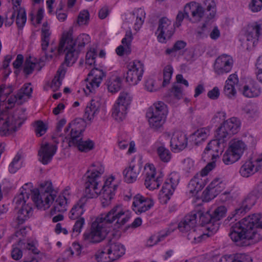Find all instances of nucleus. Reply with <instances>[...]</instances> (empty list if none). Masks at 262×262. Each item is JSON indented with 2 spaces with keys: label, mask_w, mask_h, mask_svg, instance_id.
Segmentation results:
<instances>
[{
  "label": "nucleus",
  "mask_w": 262,
  "mask_h": 262,
  "mask_svg": "<svg viewBox=\"0 0 262 262\" xmlns=\"http://www.w3.org/2000/svg\"><path fill=\"white\" fill-rule=\"evenodd\" d=\"M130 213L124 210L121 205L115 206L105 215L101 214L94 221L90 229L86 231L83 235V240L90 244L101 243L106 237L110 225L115 221L118 227H120L130 219Z\"/></svg>",
  "instance_id": "obj_1"
},
{
  "label": "nucleus",
  "mask_w": 262,
  "mask_h": 262,
  "mask_svg": "<svg viewBox=\"0 0 262 262\" xmlns=\"http://www.w3.org/2000/svg\"><path fill=\"white\" fill-rule=\"evenodd\" d=\"M259 214L245 217L230 227L229 236L237 246H244L246 240L257 242L262 239V222Z\"/></svg>",
  "instance_id": "obj_2"
},
{
  "label": "nucleus",
  "mask_w": 262,
  "mask_h": 262,
  "mask_svg": "<svg viewBox=\"0 0 262 262\" xmlns=\"http://www.w3.org/2000/svg\"><path fill=\"white\" fill-rule=\"evenodd\" d=\"M90 41L89 35L84 33L73 39L72 32L69 31L63 33L57 52L59 54L65 53L66 63L68 65L73 64L76 61L80 51Z\"/></svg>",
  "instance_id": "obj_3"
},
{
  "label": "nucleus",
  "mask_w": 262,
  "mask_h": 262,
  "mask_svg": "<svg viewBox=\"0 0 262 262\" xmlns=\"http://www.w3.org/2000/svg\"><path fill=\"white\" fill-rule=\"evenodd\" d=\"M26 119L24 108L17 109L11 115L0 111V135L6 136L15 132Z\"/></svg>",
  "instance_id": "obj_4"
},
{
  "label": "nucleus",
  "mask_w": 262,
  "mask_h": 262,
  "mask_svg": "<svg viewBox=\"0 0 262 262\" xmlns=\"http://www.w3.org/2000/svg\"><path fill=\"white\" fill-rule=\"evenodd\" d=\"M118 185L113 184L112 181H105L104 184L98 181H86L84 184V195L82 198L89 199L96 198L102 192H104L105 199L108 200L112 199Z\"/></svg>",
  "instance_id": "obj_5"
},
{
  "label": "nucleus",
  "mask_w": 262,
  "mask_h": 262,
  "mask_svg": "<svg viewBox=\"0 0 262 262\" xmlns=\"http://www.w3.org/2000/svg\"><path fill=\"white\" fill-rule=\"evenodd\" d=\"M40 185V192L34 194L32 200L38 209L46 210L53 203L57 192L54 189L51 181H43Z\"/></svg>",
  "instance_id": "obj_6"
},
{
  "label": "nucleus",
  "mask_w": 262,
  "mask_h": 262,
  "mask_svg": "<svg viewBox=\"0 0 262 262\" xmlns=\"http://www.w3.org/2000/svg\"><path fill=\"white\" fill-rule=\"evenodd\" d=\"M76 120L72 124H69L68 126L65 128L66 133L69 131L71 126L73 127L71 128L70 134L68 135L66 138H69V146L77 147L78 149L81 151H88L94 147V143L90 140L83 141L82 139V129H77L76 125Z\"/></svg>",
  "instance_id": "obj_7"
},
{
  "label": "nucleus",
  "mask_w": 262,
  "mask_h": 262,
  "mask_svg": "<svg viewBox=\"0 0 262 262\" xmlns=\"http://www.w3.org/2000/svg\"><path fill=\"white\" fill-rule=\"evenodd\" d=\"M166 114V105L164 102L155 103L149 108L147 113L150 126L154 129L161 127L165 122Z\"/></svg>",
  "instance_id": "obj_8"
},
{
  "label": "nucleus",
  "mask_w": 262,
  "mask_h": 262,
  "mask_svg": "<svg viewBox=\"0 0 262 262\" xmlns=\"http://www.w3.org/2000/svg\"><path fill=\"white\" fill-rule=\"evenodd\" d=\"M229 144L228 149L223 156V161L226 165L238 161L247 148L245 143L239 139H232Z\"/></svg>",
  "instance_id": "obj_9"
},
{
  "label": "nucleus",
  "mask_w": 262,
  "mask_h": 262,
  "mask_svg": "<svg viewBox=\"0 0 262 262\" xmlns=\"http://www.w3.org/2000/svg\"><path fill=\"white\" fill-rule=\"evenodd\" d=\"M15 209L17 210L16 221L18 225L23 224L32 214V208L30 204L27 193H21L14 198Z\"/></svg>",
  "instance_id": "obj_10"
},
{
  "label": "nucleus",
  "mask_w": 262,
  "mask_h": 262,
  "mask_svg": "<svg viewBox=\"0 0 262 262\" xmlns=\"http://www.w3.org/2000/svg\"><path fill=\"white\" fill-rule=\"evenodd\" d=\"M126 80L131 85H136L141 81L144 73L143 64L140 61L130 62L127 66Z\"/></svg>",
  "instance_id": "obj_11"
},
{
  "label": "nucleus",
  "mask_w": 262,
  "mask_h": 262,
  "mask_svg": "<svg viewBox=\"0 0 262 262\" xmlns=\"http://www.w3.org/2000/svg\"><path fill=\"white\" fill-rule=\"evenodd\" d=\"M215 139L210 141L204 151V157L206 154L208 157H211L212 159L219 157V154L221 153L224 149L226 142L227 141L223 136L216 132Z\"/></svg>",
  "instance_id": "obj_12"
},
{
  "label": "nucleus",
  "mask_w": 262,
  "mask_h": 262,
  "mask_svg": "<svg viewBox=\"0 0 262 262\" xmlns=\"http://www.w3.org/2000/svg\"><path fill=\"white\" fill-rule=\"evenodd\" d=\"M240 125L239 120L237 118L232 117L225 121L216 132L228 141L231 135L238 132Z\"/></svg>",
  "instance_id": "obj_13"
},
{
  "label": "nucleus",
  "mask_w": 262,
  "mask_h": 262,
  "mask_svg": "<svg viewBox=\"0 0 262 262\" xmlns=\"http://www.w3.org/2000/svg\"><path fill=\"white\" fill-rule=\"evenodd\" d=\"M219 224L208 225L207 232L204 233L198 228H194L190 231L187 235L188 239L192 243H198L201 242L202 239L213 235L219 230Z\"/></svg>",
  "instance_id": "obj_14"
},
{
  "label": "nucleus",
  "mask_w": 262,
  "mask_h": 262,
  "mask_svg": "<svg viewBox=\"0 0 262 262\" xmlns=\"http://www.w3.org/2000/svg\"><path fill=\"white\" fill-rule=\"evenodd\" d=\"M157 31L159 32L158 35L159 41L161 42H165L173 35L174 32V25L167 18L162 17L159 21Z\"/></svg>",
  "instance_id": "obj_15"
},
{
  "label": "nucleus",
  "mask_w": 262,
  "mask_h": 262,
  "mask_svg": "<svg viewBox=\"0 0 262 262\" xmlns=\"http://www.w3.org/2000/svg\"><path fill=\"white\" fill-rule=\"evenodd\" d=\"M233 64L232 57L227 54H223L215 60L214 64V72L217 75L228 73L231 70Z\"/></svg>",
  "instance_id": "obj_16"
},
{
  "label": "nucleus",
  "mask_w": 262,
  "mask_h": 262,
  "mask_svg": "<svg viewBox=\"0 0 262 262\" xmlns=\"http://www.w3.org/2000/svg\"><path fill=\"white\" fill-rule=\"evenodd\" d=\"M184 12L187 17L191 13L189 21L192 23L200 21L205 15L204 9L200 4L194 2L187 4L184 7Z\"/></svg>",
  "instance_id": "obj_17"
},
{
  "label": "nucleus",
  "mask_w": 262,
  "mask_h": 262,
  "mask_svg": "<svg viewBox=\"0 0 262 262\" xmlns=\"http://www.w3.org/2000/svg\"><path fill=\"white\" fill-rule=\"evenodd\" d=\"M57 149L56 145L48 143L42 144L38 152L39 161L44 165L48 164L55 154Z\"/></svg>",
  "instance_id": "obj_18"
},
{
  "label": "nucleus",
  "mask_w": 262,
  "mask_h": 262,
  "mask_svg": "<svg viewBox=\"0 0 262 262\" xmlns=\"http://www.w3.org/2000/svg\"><path fill=\"white\" fill-rule=\"evenodd\" d=\"M105 76V73L101 70L97 68H94L88 74V76H93V79L90 82L86 84L84 92L86 93L88 91L93 92L95 89L99 87L100 83L101 82L102 78Z\"/></svg>",
  "instance_id": "obj_19"
},
{
  "label": "nucleus",
  "mask_w": 262,
  "mask_h": 262,
  "mask_svg": "<svg viewBox=\"0 0 262 262\" xmlns=\"http://www.w3.org/2000/svg\"><path fill=\"white\" fill-rule=\"evenodd\" d=\"M154 201L150 199H145L137 194L134 198L133 210L136 213H141L149 209L154 205Z\"/></svg>",
  "instance_id": "obj_20"
},
{
  "label": "nucleus",
  "mask_w": 262,
  "mask_h": 262,
  "mask_svg": "<svg viewBox=\"0 0 262 262\" xmlns=\"http://www.w3.org/2000/svg\"><path fill=\"white\" fill-rule=\"evenodd\" d=\"M106 250L108 258L112 261L119 258L125 253V249L120 243L112 242L109 241L107 245L104 248Z\"/></svg>",
  "instance_id": "obj_21"
},
{
  "label": "nucleus",
  "mask_w": 262,
  "mask_h": 262,
  "mask_svg": "<svg viewBox=\"0 0 262 262\" xmlns=\"http://www.w3.org/2000/svg\"><path fill=\"white\" fill-rule=\"evenodd\" d=\"M197 214L192 212L187 214L179 223L178 229L182 232H187L196 227Z\"/></svg>",
  "instance_id": "obj_22"
},
{
  "label": "nucleus",
  "mask_w": 262,
  "mask_h": 262,
  "mask_svg": "<svg viewBox=\"0 0 262 262\" xmlns=\"http://www.w3.org/2000/svg\"><path fill=\"white\" fill-rule=\"evenodd\" d=\"M104 167L100 163L96 162L92 164L84 174L88 180H96L100 178L104 172Z\"/></svg>",
  "instance_id": "obj_23"
},
{
  "label": "nucleus",
  "mask_w": 262,
  "mask_h": 262,
  "mask_svg": "<svg viewBox=\"0 0 262 262\" xmlns=\"http://www.w3.org/2000/svg\"><path fill=\"white\" fill-rule=\"evenodd\" d=\"M187 145V139L184 134L180 132H177L173 134L170 141V147L172 150H182L185 148Z\"/></svg>",
  "instance_id": "obj_24"
},
{
  "label": "nucleus",
  "mask_w": 262,
  "mask_h": 262,
  "mask_svg": "<svg viewBox=\"0 0 262 262\" xmlns=\"http://www.w3.org/2000/svg\"><path fill=\"white\" fill-rule=\"evenodd\" d=\"M238 83V78L236 74H231L226 81L224 89L225 94L229 98L234 96L236 93L235 85Z\"/></svg>",
  "instance_id": "obj_25"
},
{
  "label": "nucleus",
  "mask_w": 262,
  "mask_h": 262,
  "mask_svg": "<svg viewBox=\"0 0 262 262\" xmlns=\"http://www.w3.org/2000/svg\"><path fill=\"white\" fill-rule=\"evenodd\" d=\"M210 134L209 127H203L197 129L190 136V140L192 143L199 145L205 141Z\"/></svg>",
  "instance_id": "obj_26"
},
{
  "label": "nucleus",
  "mask_w": 262,
  "mask_h": 262,
  "mask_svg": "<svg viewBox=\"0 0 262 262\" xmlns=\"http://www.w3.org/2000/svg\"><path fill=\"white\" fill-rule=\"evenodd\" d=\"M261 29V26L257 23L249 25L246 29L247 40L249 41H251L253 44H254L258 40Z\"/></svg>",
  "instance_id": "obj_27"
},
{
  "label": "nucleus",
  "mask_w": 262,
  "mask_h": 262,
  "mask_svg": "<svg viewBox=\"0 0 262 262\" xmlns=\"http://www.w3.org/2000/svg\"><path fill=\"white\" fill-rule=\"evenodd\" d=\"M67 199L66 196H56L53 208L50 210V215H53L57 212H63L67 210Z\"/></svg>",
  "instance_id": "obj_28"
},
{
  "label": "nucleus",
  "mask_w": 262,
  "mask_h": 262,
  "mask_svg": "<svg viewBox=\"0 0 262 262\" xmlns=\"http://www.w3.org/2000/svg\"><path fill=\"white\" fill-rule=\"evenodd\" d=\"M224 185L222 182L212 181L204 192L209 199L213 198L223 191Z\"/></svg>",
  "instance_id": "obj_29"
},
{
  "label": "nucleus",
  "mask_w": 262,
  "mask_h": 262,
  "mask_svg": "<svg viewBox=\"0 0 262 262\" xmlns=\"http://www.w3.org/2000/svg\"><path fill=\"white\" fill-rule=\"evenodd\" d=\"M87 202L86 198H81L72 208L69 216L72 220L79 219L84 212V206Z\"/></svg>",
  "instance_id": "obj_30"
},
{
  "label": "nucleus",
  "mask_w": 262,
  "mask_h": 262,
  "mask_svg": "<svg viewBox=\"0 0 262 262\" xmlns=\"http://www.w3.org/2000/svg\"><path fill=\"white\" fill-rule=\"evenodd\" d=\"M99 107V102L94 100H92L90 103L85 109L84 117L89 121L91 120L95 115L98 113Z\"/></svg>",
  "instance_id": "obj_31"
},
{
  "label": "nucleus",
  "mask_w": 262,
  "mask_h": 262,
  "mask_svg": "<svg viewBox=\"0 0 262 262\" xmlns=\"http://www.w3.org/2000/svg\"><path fill=\"white\" fill-rule=\"evenodd\" d=\"M127 107L116 103L112 109V116L118 122L122 121L126 117Z\"/></svg>",
  "instance_id": "obj_32"
},
{
  "label": "nucleus",
  "mask_w": 262,
  "mask_h": 262,
  "mask_svg": "<svg viewBox=\"0 0 262 262\" xmlns=\"http://www.w3.org/2000/svg\"><path fill=\"white\" fill-rule=\"evenodd\" d=\"M256 197L252 194H249L245 199L241 208L235 210L236 214H241L243 212L249 210L256 203Z\"/></svg>",
  "instance_id": "obj_33"
},
{
  "label": "nucleus",
  "mask_w": 262,
  "mask_h": 262,
  "mask_svg": "<svg viewBox=\"0 0 262 262\" xmlns=\"http://www.w3.org/2000/svg\"><path fill=\"white\" fill-rule=\"evenodd\" d=\"M51 32L47 22L43 23L41 28V49L46 51L49 46Z\"/></svg>",
  "instance_id": "obj_34"
},
{
  "label": "nucleus",
  "mask_w": 262,
  "mask_h": 262,
  "mask_svg": "<svg viewBox=\"0 0 262 262\" xmlns=\"http://www.w3.org/2000/svg\"><path fill=\"white\" fill-rule=\"evenodd\" d=\"M197 217H199V224L203 226L206 225V230L208 227V225H214L215 224H219L218 223H214L213 222V219L211 214L210 213V211H207L206 212H203L201 211H199L197 212Z\"/></svg>",
  "instance_id": "obj_35"
},
{
  "label": "nucleus",
  "mask_w": 262,
  "mask_h": 262,
  "mask_svg": "<svg viewBox=\"0 0 262 262\" xmlns=\"http://www.w3.org/2000/svg\"><path fill=\"white\" fill-rule=\"evenodd\" d=\"M37 69L38 71H40L41 67L37 62H34L31 60V57L27 58L25 62L23 71L26 75L32 74L35 69Z\"/></svg>",
  "instance_id": "obj_36"
},
{
  "label": "nucleus",
  "mask_w": 262,
  "mask_h": 262,
  "mask_svg": "<svg viewBox=\"0 0 262 262\" xmlns=\"http://www.w3.org/2000/svg\"><path fill=\"white\" fill-rule=\"evenodd\" d=\"M239 172L242 176L247 178L256 172L255 165L251 160L247 161L241 167Z\"/></svg>",
  "instance_id": "obj_37"
},
{
  "label": "nucleus",
  "mask_w": 262,
  "mask_h": 262,
  "mask_svg": "<svg viewBox=\"0 0 262 262\" xmlns=\"http://www.w3.org/2000/svg\"><path fill=\"white\" fill-rule=\"evenodd\" d=\"M260 93V89L256 84L252 86L245 85L243 88V94L247 97H254L258 96Z\"/></svg>",
  "instance_id": "obj_38"
},
{
  "label": "nucleus",
  "mask_w": 262,
  "mask_h": 262,
  "mask_svg": "<svg viewBox=\"0 0 262 262\" xmlns=\"http://www.w3.org/2000/svg\"><path fill=\"white\" fill-rule=\"evenodd\" d=\"M140 169L135 166H130L124 170L123 173L124 178L128 180H136L139 174Z\"/></svg>",
  "instance_id": "obj_39"
},
{
  "label": "nucleus",
  "mask_w": 262,
  "mask_h": 262,
  "mask_svg": "<svg viewBox=\"0 0 262 262\" xmlns=\"http://www.w3.org/2000/svg\"><path fill=\"white\" fill-rule=\"evenodd\" d=\"M25 247L26 244L21 239H20L16 245V247H14L12 250L11 256L12 258L15 260H18L21 258L23 256V252L20 248L24 249L25 248Z\"/></svg>",
  "instance_id": "obj_40"
},
{
  "label": "nucleus",
  "mask_w": 262,
  "mask_h": 262,
  "mask_svg": "<svg viewBox=\"0 0 262 262\" xmlns=\"http://www.w3.org/2000/svg\"><path fill=\"white\" fill-rule=\"evenodd\" d=\"M21 158V155L17 154L12 161L10 164L8 170L11 173H15L21 167V162L20 161Z\"/></svg>",
  "instance_id": "obj_41"
},
{
  "label": "nucleus",
  "mask_w": 262,
  "mask_h": 262,
  "mask_svg": "<svg viewBox=\"0 0 262 262\" xmlns=\"http://www.w3.org/2000/svg\"><path fill=\"white\" fill-rule=\"evenodd\" d=\"M227 212V209L224 206H220L215 208L211 214L213 222L217 223L225 215Z\"/></svg>",
  "instance_id": "obj_42"
},
{
  "label": "nucleus",
  "mask_w": 262,
  "mask_h": 262,
  "mask_svg": "<svg viewBox=\"0 0 262 262\" xmlns=\"http://www.w3.org/2000/svg\"><path fill=\"white\" fill-rule=\"evenodd\" d=\"M121 86V82L120 78L115 77L108 81L107 89L108 91L113 93H116L120 90Z\"/></svg>",
  "instance_id": "obj_43"
},
{
  "label": "nucleus",
  "mask_w": 262,
  "mask_h": 262,
  "mask_svg": "<svg viewBox=\"0 0 262 262\" xmlns=\"http://www.w3.org/2000/svg\"><path fill=\"white\" fill-rule=\"evenodd\" d=\"M205 185V181H190L188 188L190 193L194 194L201 191Z\"/></svg>",
  "instance_id": "obj_44"
},
{
  "label": "nucleus",
  "mask_w": 262,
  "mask_h": 262,
  "mask_svg": "<svg viewBox=\"0 0 262 262\" xmlns=\"http://www.w3.org/2000/svg\"><path fill=\"white\" fill-rule=\"evenodd\" d=\"M132 100V97L129 93L126 92H122L119 96L117 103L123 105L127 108Z\"/></svg>",
  "instance_id": "obj_45"
},
{
  "label": "nucleus",
  "mask_w": 262,
  "mask_h": 262,
  "mask_svg": "<svg viewBox=\"0 0 262 262\" xmlns=\"http://www.w3.org/2000/svg\"><path fill=\"white\" fill-rule=\"evenodd\" d=\"M157 153L160 159L164 162H168L171 159V153L165 147L161 146L158 148Z\"/></svg>",
  "instance_id": "obj_46"
},
{
  "label": "nucleus",
  "mask_w": 262,
  "mask_h": 262,
  "mask_svg": "<svg viewBox=\"0 0 262 262\" xmlns=\"http://www.w3.org/2000/svg\"><path fill=\"white\" fill-rule=\"evenodd\" d=\"M133 39V35L130 30L126 32L125 37L122 40V43L126 47V53L129 54L131 51V42Z\"/></svg>",
  "instance_id": "obj_47"
},
{
  "label": "nucleus",
  "mask_w": 262,
  "mask_h": 262,
  "mask_svg": "<svg viewBox=\"0 0 262 262\" xmlns=\"http://www.w3.org/2000/svg\"><path fill=\"white\" fill-rule=\"evenodd\" d=\"M172 73L173 69L170 65L166 66L163 69V81L162 83L163 87L166 86L170 83Z\"/></svg>",
  "instance_id": "obj_48"
},
{
  "label": "nucleus",
  "mask_w": 262,
  "mask_h": 262,
  "mask_svg": "<svg viewBox=\"0 0 262 262\" xmlns=\"http://www.w3.org/2000/svg\"><path fill=\"white\" fill-rule=\"evenodd\" d=\"M177 183L172 181H165L163 185L161 192L167 195H171L174 191L175 187Z\"/></svg>",
  "instance_id": "obj_49"
},
{
  "label": "nucleus",
  "mask_w": 262,
  "mask_h": 262,
  "mask_svg": "<svg viewBox=\"0 0 262 262\" xmlns=\"http://www.w3.org/2000/svg\"><path fill=\"white\" fill-rule=\"evenodd\" d=\"M26 13L24 9L17 10L16 24L18 28H23L26 22Z\"/></svg>",
  "instance_id": "obj_50"
},
{
  "label": "nucleus",
  "mask_w": 262,
  "mask_h": 262,
  "mask_svg": "<svg viewBox=\"0 0 262 262\" xmlns=\"http://www.w3.org/2000/svg\"><path fill=\"white\" fill-rule=\"evenodd\" d=\"M35 131L37 136L43 135L47 132V126L41 120L35 122Z\"/></svg>",
  "instance_id": "obj_51"
},
{
  "label": "nucleus",
  "mask_w": 262,
  "mask_h": 262,
  "mask_svg": "<svg viewBox=\"0 0 262 262\" xmlns=\"http://www.w3.org/2000/svg\"><path fill=\"white\" fill-rule=\"evenodd\" d=\"M136 21L135 24V30L139 29L142 26L145 18V13L143 9L139 8L136 11Z\"/></svg>",
  "instance_id": "obj_52"
},
{
  "label": "nucleus",
  "mask_w": 262,
  "mask_h": 262,
  "mask_svg": "<svg viewBox=\"0 0 262 262\" xmlns=\"http://www.w3.org/2000/svg\"><path fill=\"white\" fill-rule=\"evenodd\" d=\"M214 163L211 162L208 163L201 171L195 174L193 177L194 179H201L203 177L208 174L209 172L211 171L214 167Z\"/></svg>",
  "instance_id": "obj_53"
},
{
  "label": "nucleus",
  "mask_w": 262,
  "mask_h": 262,
  "mask_svg": "<svg viewBox=\"0 0 262 262\" xmlns=\"http://www.w3.org/2000/svg\"><path fill=\"white\" fill-rule=\"evenodd\" d=\"M186 46V43L185 41L178 40L175 42L172 48H168L166 50V54L169 55L172 53L176 52L177 51L184 48Z\"/></svg>",
  "instance_id": "obj_54"
},
{
  "label": "nucleus",
  "mask_w": 262,
  "mask_h": 262,
  "mask_svg": "<svg viewBox=\"0 0 262 262\" xmlns=\"http://www.w3.org/2000/svg\"><path fill=\"white\" fill-rule=\"evenodd\" d=\"M206 7V10L209 12V16L208 17L209 19L212 18L215 14V4L213 0H206L204 2Z\"/></svg>",
  "instance_id": "obj_55"
},
{
  "label": "nucleus",
  "mask_w": 262,
  "mask_h": 262,
  "mask_svg": "<svg viewBox=\"0 0 262 262\" xmlns=\"http://www.w3.org/2000/svg\"><path fill=\"white\" fill-rule=\"evenodd\" d=\"M89 13L87 10H83L80 12L77 18V23L82 26L88 24L89 20Z\"/></svg>",
  "instance_id": "obj_56"
},
{
  "label": "nucleus",
  "mask_w": 262,
  "mask_h": 262,
  "mask_svg": "<svg viewBox=\"0 0 262 262\" xmlns=\"http://www.w3.org/2000/svg\"><path fill=\"white\" fill-rule=\"evenodd\" d=\"M146 171V179L145 180H150L151 179L155 178L156 174V169L153 165L149 164L145 167Z\"/></svg>",
  "instance_id": "obj_57"
},
{
  "label": "nucleus",
  "mask_w": 262,
  "mask_h": 262,
  "mask_svg": "<svg viewBox=\"0 0 262 262\" xmlns=\"http://www.w3.org/2000/svg\"><path fill=\"white\" fill-rule=\"evenodd\" d=\"M242 111L244 113L249 116L254 115L257 111L256 107L255 105L248 103L242 108Z\"/></svg>",
  "instance_id": "obj_58"
},
{
  "label": "nucleus",
  "mask_w": 262,
  "mask_h": 262,
  "mask_svg": "<svg viewBox=\"0 0 262 262\" xmlns=\"http://www.w3.org/2000/svg\"><path fill=\"white\" fill-rule=\"evenodd\" d=\"M249 7L253 12L259 11L262 8V0H252L249 4Z\"/></svg>",
  "instance_id": "obj_59"
},
{
  "label": "nucleus",
  "mask_w": 262,
  "mask_h": 262,
  "mask_svg": "<svg viewBox=\"0 0 262 262\" xmlns=\"http://www.w3.org/2000/svg\"><path fill=\"white\" fill-rule=\"evenodd\" d=\"M170 95L177 99H181L182 97V88L178 85H173L171 89Z\"/></svg>",
  "instance_id": "obj_60"
},
{
  "label": "nucleus",
  "mask_w": 262,
  "mask_h": 262,
  "mask_svg": "<svg viewBox=\"0 0 262 262\" xmlns=\"http://www.w3.org/2000/svg\"><path fill=\"white\" fill-rule=\"evenodd\" d=\"M76 220L77 221L73 228V231L78 234L81 232V229L84 224V217H80Z\"/></svg>",
  "instance_id": "obj_61"
},
{
  "label": "nucleus",
  "mask_w": 262,
  "mask_h": 262,
  "mask_svg": "<svg viewBox=\"0 0 262 262\" xmlns=\"http://www.w3.org/2000/svg\"><path fill=\"white\" fill-rule=\"evenodd\" d=\"M234 262H252V259L250 256L245 254H235Z\"/></svg>",
  "instance_id": "obj_62"
},
{
  "label": "nucleus",
  "mask_w": 262,
  "mask_h": 262,
  "mask_svg": "<svg viewBox=\"0 0 262 262\" xmlns=\"http://www.w3.org/2000/svg\"><path fill=\"white\" fill-rule=\"evenodd\" d=\"M62 79L57 76H55L53 79L51 87L54 91L58 90L61 84Z\"/></svg>",
  "instance_id": "obj_63"
},
{
  "label": "nucleus",
  "mask_w": 262,
  "mask_h": 262,
  "mask_svg": "<svg viewBox=\"0 0 262 262\" xmlns=\"http://www.w3.org/2000/svg\"><path fill=\"white\" fill-rule=\"evenodd\" d=\"M155 82L152 79L149 78L147 79L145 83V87L149 92H153L157 90V88L155 85Z\"/></svg>",
  "instance_id": "obj_64"
}]
</instances>
